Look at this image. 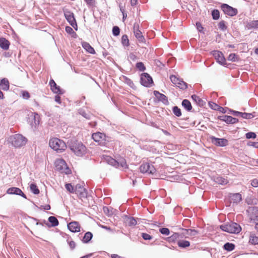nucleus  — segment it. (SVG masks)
Instances as JSON below:
<instances>
[{"label":"nucleus","mask_w":258,"mask_h":258,"mask_svg":"<svg viewBox=\"0 0 258 258\" xmlns=\"http://www.w3.org/2000/svg\"><path fill=\"white\" fill-rule=\"evenodd\" d=\"M49 144L52 149L58 153L63 152L67 148L65 142L56 138L51 139Z\"/></svg>","instance_id":"obj_1"},{"label":"nucleus","mask_w":258,"mask_h":258,"mask_svg":"<svg viewBox=\"0 0 258 258\" xmlns=\"http://www.w3.org/2000/svg\"><path fill=\"white\" fill-rule=\"evenodd\" d=\"M70 149L78 156H83L86 151V147L81 142L77 141H72L71 142Z\"/></svg>","instance_id":"obj_2"},{"label":"nucleus","mask_w":258,"mask_h":258,"mask_svg":"<svg viewBox=\"0 0 258 258\" xmlns=\"http://www.w3.org/2000/svg\"><path fill=\"white\" fill-rule=\"evenodd\" d=\"M9 141L15 148H19L25 145L27 140L21 134H15L10 137Z\"/></svg>","instance_id":"obj_3"},{"label":"nucleus","mask_w":258,"mask_h":258,"mask_svg":"<svg viewBox=\"0 0 258 258\" xmlns=\"http://www.w3.org/2000/svg\"><path fill=\"white\" fill-rule=\"evenodd\" d=\"M220 228L222 230L230 233H238L241 229L239 224L232 222L222 224Z\"/></svg>","instance_id":"obj_4"},{"label":"nucleus","mask_w":258,"mask_h":258,"mask_svg":"<svg viewBox=\"0 0 258 258\" xmlns=\"http://www.w3.org/2000/svg\"><path fill=\"white\" fill-rule=\"evenodd\" d=\"M93 140L100 146H105L109 142V138L106 135L100 132L93 133L92 135Z\"/></svg>","instance_id":"obj_5"},{"label":"nucleus","mask_w":258,"mask_h":258,"mask_svg":"<svg viewBox=\"0 0 258 258\" xmlns=\"http://www.w3.org/2000/svg\"><path fill=\"white\" fill-rule=\"evenodd\" d=\"M55 166L56 170L61 172H64L66 174L70 173V169L67 167L65 161L62 159H58L55 161Z\"/></svg>","instance_id":"obj_6"},{"label":"nucleus","mask_w":258,"mask_h":258,"mask_svg":"<svg viewBox=\"0 0 258 258\" xmlns=\"http://www.w3.org/2000/svg\"><path fill=\"white\" fill-rule=\"evenodd\" d=\"M140 170L142 173L147 174H153L156 171L154 166L149 163H143L140 167Z\"/></svg>","instance_id":"obj_7"},{"label":"nucleus","mask_w":258,"mask_h":258,"mask_svg":"<svg viewBox=\"0 0 258 258\" xmlns=\"http://www.w3.org/2000/svg\"><path fill=\"white\" fill-rule=\"evenodd\" d=\"M140 83L146 87H150L153 83L152 77L148 73H143L141 76Z\"/></svg>","instance_id":"obj_8"},{"label":"nucleus","mask_w":258,"mask_h":258,"mask_svg":"<svg viewBox=\"0 0 258 258\" xmlns=\"http://www.w3.org/2000/svg\"><path fill=\"white\" fill-rule=\"evenodd\" d=\"M229 111L231 112L234 116H240L244 119H251L257 116L256 113L255 112H253L252 113H246L235 111L231 109H230Z\"/></svg>","instance_id":"obj_9"},{"label":"nucleus","mask_w":258,"mask_h":258,"mask_svg":"<svg viewBox=\"0 0 258 258\" xmlns=\"http://www.w3.org/2000/svg\"><path fill=\"white\" fill-rule=\"evenodd\" d=\"M221 7L225 14H226L231 17L236 15L238 13L237 10L236 9L226 4H222Z\"/></svg>","instance_id":"obj_10"},{"label":"nucleus","mask_w":258,"mask_h":258,"mask_svg":"<svg viewBox=\"0 0 258 258\" xmlns=\"http://www.w3.org/2000/svg\"><path fill=\"white\" fill-rule=\"evenodd\" d=\"M133 29L134 35L136 38L138 40V41L141 43L145 42V39L143 35H142V32L139 29V23L138 22L135 23Z\"/></svg>","instance_id":"obj_11"},{"label":"nucleus","mask_w":258,"mask_h":258,"mask_svg":"<svg viewBox=\"0 0 258 258\" xmlns=\"http://www.w3.org/2000/svg\"><path fill=\"white\" fill-rule=\"evenodd\" d=\"M213 55L218 63L223 66H225L226 64V59L221 52L218 50L213 51Z\"/></svg>","instance_id":"obj_12"},{"label":"nucleus","mask_w":258,"mask_h":258,"mask_svg":"<svg viewBox=\"0 0 258 258\" xmlns=\"http://www.w3.org/2000/svg\"><path fill=\"white\" fill-rule=\"evenodd\" d=\"M7 193L9 195H16L20 196L24 199H27L26 195L23 193L22 190L18 187H10L7 189Z\"/></svg>","instance_id":"obj_13"},{"label":"nucleus","mask_w":258,"mask_h":258,"mask_svg":"<svg viewBox=\"0 0 258 258\" xmlns=\"http://www.w3.org/2000/svg\"><path fill=\"white\" fill-rule=\"evenodd\" d=\"M64 15L67 21L72 26H76V21L72 12L69 11H64Z\"/></svg>","instance_id":"obj_14"},{"label":"nucleus","mask_w":258,"mask_h":258,"mask_svg":"<svg viewBox=\"0 0 258 258\" xmlns=\"http://www.w3.org/2000/svg\"><path fill=\"white\" fill-rule=\"evenodd\" d=\"M212 142L216 146L224 147L228 144V141L224 138H217L215 137H211Z\"/></svg>","instance_id":"obj_15"},{"label":"nucleus","mask_w":258,"mask_h":258,"mask_svg":"<svg viewBox=\"0 0 258 258\" xmlns=\"http://www.w3.org/2000/svg\"><path fill=\"white\" fill-rule=\"evenodd\" d=\"M68 228L72 232H78L80 231V226L78 222L73 221L68 224Z\"/></svg>","instance_id":"obj_16"},{"label":"nucleus","mask_w":258,"mask_h":258,"mask_svg":"<svg viewBox=\"0 0 258 258\" xmlns=\"http://www.w3.org/2000/svg\"><path fill=\"white\" fill-rule=\"evenodd\" d=\"M153 94L159 101L162 102L165 105H168L169 104L168 98L165 95L160 93L158 91H154Z\"/></svg>","instance_id":"obj_17"},{"label":"nucleus","mask_w":258,"mask_h":258,"mask_svg":"<svg viewBox=\"0 0 258 258\" xmlns=\"http://www.w3.org/2000/svg\"><path fill=\"white\" fill-rule=\"evenodd\" d=\"M79 114L82 115L85 118L87 119H91L92 116V114L90 113L89 111L86 110L83 108H81L78 110Z\"/></svg>","instance_id":"obj_18"},{"label":"nucleus","mask_w":258,"mask_h":258,"mask_svg":"<svg viewBox=\"0 0 258 258\" xmlns=\"http://www.w3.org/2000/svg\"><path fill=\"white\" fill-rule=\"evenodd\" d=\"M0 87L4 91H8L9 89V82L7 79L3 78L1 80Z\"/></svg>","instance_id":"obj_19"},{"label":"nucleus","mask_w":258,"mask_h":258,"mask_svg":"<svg viewBox=\"0 0 258 258\" xmlns=\"http://www.w3.org/2000/svg\"><path fill=\"white\" fill-rule=\"evenodd\" d=\"M82 45L83 48L88 52L93 54L95 53L94 49L88 42H83Z\"/></svg>","instance_id":"obj_20"},{"label":"nucleus","mask_w":258,"mask_h":258,"mask_svg":"<svg viewBox=\"0 0 258 258\" xmlns=\"http://www.w3.org/2000/svg\"><path fill=\"white\" fill-rule=\"evenodd\" d=\"M213 180L216 183L221 185H225L228 182L227 178L219 176L214 177Z\"/></svg>","instance_id":"obj_21"},{"label":"nucleus","mask_w":258,"mask_h":258,"mask_svg":"<svg viewBox=\"0 0 258 258\" xmlns=\"http://www.w3.org/2000/svg\"><path fill=\"white\" fill-rule=\"evenodd\" d=\"M125 223L128 226L132 227L136 225L137 224V220L133 217H125Z\"/></svg>","instance_id":"obj_22"},{"label":"nucleus","mask_w":258,"mask_h":258,"mask_svg":"<svg viewBox=\"0 0 258 258\" xmlns=\"http://www.w3.org/2000/svg\"><path fill=\"white\" fill-rule=\"evenodd\" d=\"M10 42L4 38H0V47L4 50H8L9 48Z\"/></svg>","instance_id":"obj_23"},{"label":"nucleus","mask_w":258,"mask_h":258,"mask_svg":"<svg viewBox=\"0 0 258 258\" xmlns=\"http://www.w3.org/2000/svg\"><path fill=\"white\" fill-rule=\"evenodd\" d=\"M103 158L104 161L108 164L112 166H115L116 164V160L112 158L109 156H103Z\"/></svg>","instance_id":"obj_24"},{"label":"nucleus","mask_w":258,"mask_h":258,"mask_svg":"<svg viewBox=\"0 0 258 258\" xmlns=\"http://www.w3.org/2000/svg\"><path fill=\"white\" fill-rule=\"evenodd\" d=\"M115 167H121L122 168H126L127 167V164L125 159L123 158H119L116 160V164Z\"/></svg>","instance_id":"obj_25"},{"label":"nucleus","mask_w":258,"mask_h":258,"mask_svg":"<svg viewBox=\"0 0 258 258\" xmlns=\"http://www.w3.org/2000/svg\"><path fill=\"white\" fill-rule=\"evenodd\" d=\"M177 244L181 248H186L190 246V242L185 240H179L177 241Z\"/></svg>","instance_id":"obj_26"},{"label":"nucleus","mask_w":258,"mask_h":258,"mask_svg":"<svg viewBox=\"0 0 258 258\" xmlns=\"http://www.w3.org/2000/svg\"><path fill=\"white\" fill-rule=\"evenodd\" d=\"M182 106L184 107V108L187 111H190L192 109V106L191 103L189 100L187 99H184L182 101Z\"/></svg>","instance_id":"obj_27"},{"label":"nucleus","mask_w":258,"mask_h":258,"mask_svg":"<svg viewBox=\"0 0 258 258\" xmlns=\"http://www.w3.org/2000/svg\"><path fill=\"white\" fill-rule=\"evenodd\" d=\"M181 237L182 235L180 233L174 232L171 236L167 238V240L169 242H173L177 239L181 238Z\"/></svg>","instance_id":"obj_28"},{"label":"nucleus","mask_w":258,"mask_h":258,"mask_svg":"<svg viewBox=\"0 0 258 258\" xmlns=\"http://www.w3.org/2000/svg\"><path fill=\"white\" fill-rule=\"evenodd\" d=\"M92 233L91 232H87L85 234L82 241L84 243H87L92 239Z\"/></svg>","instance_id":"obj_29"},{"label":"nucleus","mask_w":258,"mask_h":258,"mask_svg":"<svg viewBox=\"0 0 258 258\" xmlns=\"http://www.w3.org/2000/svg\"><path fill=\"white\" fill-rule=\"evenodd\" d=\"M249 242L252 244H258V237L254 234L251 233L249 236Z\"/></svg>","instance_id":"obj_30"},{"label":"nucleus","mask_w":258,"mask_h":258,"mask_svg":"<svg viewBox=\"0 0 258 258\" xmlns=\"http://www.w3.org/2000/svg\"><path fill=\"white\" fill-rule=\"evenodd\" d=\"M230 197L234 203H237L241 200V195L239 193L233 194Z\"/></svg>","instance_id":"obj_31"},{"label":"nucleus","mask_w":258,"mask_h":258,"mask_svg":"<svg viewBox=\"0 0 258 258\" xmlns=\"http://www.w3.org/2000/svg\"><path fill=\"white\" fill-rule=\"evenodd\" d=\"M246 28L248 30L257 29V24L256 20H253L247 23L246 25Z\"/></svg>","instance_id":"obj_32"},{"label":"nucleus","mask_w":258,"mask_h":258,"mask_svg":"<svg viewBox=\"0 0 258 258\" xmlns=\"http://www.w3.org/2000/svg\"><path fill=\"white\" fill-rule=\"evenodd\" d=\"M48 221L51 223L52 227H55L59 224L57 218L54 216H50L48 218Z\"/></svg>","instance_id":"obj_33"},{"label":"nucleus","mask_w":258,"mask_h":258,"mask_svg":"<svg viewBox=\"0 0 258 258\" xmlns=\"http://www.w3.org/2000/svg\"><path fill=\"white\" fill-rule=\"evenodd\" d=\"M30 188L31 191L33 193L34 195H38L39 194L40 191L38 188L36 184L34 183H32L30 184Z\"/></svg>","instance_id":"obj_34"},{"label":"nucleus","mask_w":258,"mask_h":258,"mask_svg":"<svg viewBox=\"0 0 258 258\" xmlns=\"http://www.w3.org/2000/svg\"><path fill=\"white\" fill-rule=\"evenodd\" d=\"M51 90L53 93L57 94H62L64 93V91L60 89L59 86H57L56 84L55 86H53L51 87Z\"/></svg>","instance_id":"obj_35"},{"label":"nucleus","mask_w":258,"mask_h":258,"mask_svg":"<svg viewBox=\"0 0 258 258\" xmlns=\"http://www.w3.org/2000/svg\"><path fill=\"white\" fill-rule=\"evenodd\" d=\"M180 229H181L182 231H186V233H188V236H196L198 234V231L194 229H183L180 228Z\"/></svg>","instance_id":"obj_36"},{"label":"nucleus","mask_w":258,"mask_h":258,"mask_svg":"<svg viewBox=\"0 0 258 258\" xmlns=\"http://www.w3.org/2000/svg\"><path fill=\"white\" fill-rule=\"evenodd\" d=\"M235 248V245L232 243L227 242L224 245V248L228 251L233 250Z\"/></svg>","instance_id":"obj_37"},{"label":"nucleus","mask_w":258,"mask_h":258,"mask_svg":"<svg viewBox=\"0 0 258 258\" xmlns=\"http://www.w3.org/2000/svg\"><path fill=\"white\" fill-rule=\"evenodd\" d=\"M121 43L123 46H128L130 45L129 40L126 35H123L121 37Z\"/></svg>","instance_id":"obj_38"},{"label":"nucleus","mask_w":258,"mask_h":258,"mask_svg":"<svg viewBox=\"0 0 258 258\" xmlns=\"http://www.w3.org/2000/svg\"><path fill=\"white\" fill-rule=\"evenodd\" d=\"M176 86L181 89L185 90L187 88V84L183 80L180 79L179 81L177 83Z\"/></svg>","instance_id":"obj_39"},{"label":"nucleus","mask_w":258,"mask_h":258,"mask_svg":"<svg viewBox=\"0 0 258 258\" xmlns=\"http://www.w3.org/2000/svg\"><path fill=\"white\" fill-rule=\"evenodd\" d=\"M65 30L67 33L72 35L73 37L76 38L77 34L74 32L72 27L70 26H66Z\"/></svg>","instance_id":"obj_40"},{"label":"nucleus","mask_w":258,"mask_h":258,"mask_svg":"<svg viewBox=\"0 0 258 258\" xmlns=\"http://www.w3.org/2000/svg\"><path fill=\"white\" fill-rule=\"evenodd\" d=\"M191 98L193 100L196 102L199 105H203L204 102V101L197 95H192L191 96Z\"/></svg>","instance_id":"obj_41"},{"label":"nucleus","mask_w":258,"mask_h":258,"mask_svg":"<svg viewBox=\"0 0 258 258\" xmlns=\"http://www.w3.org/2000/svg\"><path fill=\"white\" fill-rule=\"evenodd\" d=\"M238 122V119H237L236 118H234V117H233L231 116L228 115L226 123H227V124H234V123H237Z\"/></svg>","instance_id":"obj_42"},{"label":"nucleus","mask_w":258,"mask_h":258,"mask_svg":"<svg viewBox=\"0 0 258 258\" xmlns=\"http://www.w3.org/2000/svg\"><path fill=\"white\" fill-rule=\"evenodd\" d=\"M172 111L174 114L177 117H179L182 115L180 109L176 106H175L172 108Z\"/></svg>","instance_id":"obj_43"},{"label":"nucleus","mask_w":258,"mask_h":258,"mask_svg":"<svg viewBox=\"0 0 258 258\" xmlns=\"http://www.w3.org/2000/svg\"><path fill=\"white\" fill-rule=\"evenodd\" d=\"M251 219L254 220H258V209L255 208L252 209Z\"/></svg>","instance_id":"obj_44"},{"label":"nucleus","mask_w":258,"mask_h":258,"mask_svg":"<svg viewBox=\"0 0 258 258\" xmlns=\"http://www.w3.org/2000/svg\"><path fill=\"white\" fill-rule=\"evenodd\" d=\"M212 15L214 20H218L220 17V13L218 10H214L212 12Z\"/></svg>","instance_id":"obj_45"},{"label":"nucleus","mask_w":258,"mask_h":258,"mask_svg":"<svg viewBox=\"0 0 258 258\" xmlns=\"http://www.w3.org/2000/svg\"><path fill=\"white\" fill-rule=\"evenodd\" d=\"M136 68L141 72H143L146 70V67L142 62H137L136 63Z\"/></svg>","instance_id":"obj_46"},{"label":"nucleus","mask_w":258,"mask_h":258,"mask_svg":"<svg viewBox=\"0 0 258 258\" xmlns=\"http://www.w3.org/2000/svg\"><path fill=\"white\" fill-rule=\"evenodd\" d=\"M159 231L161 234H162L163 235H165L167 236L170 234V230L167 228L163 227V228H160Z\"/></svg>","instance_id":"obj_47"},{"label":"nucleus","mask_w":258,"mask_h":258,"mask_svg":"<svg viewBox=\"0 0 258 258\" xmlns=\"http://www.w3.org/2000/svg\"><path fill=\"white\" fill-rule=\"evenodd\" d=\"M120 29L118 26H114L112 28V34L114 36H117L119 35Z\"/></svg>","instance_id":"obj_48"},{"label":"nucleus","mask_w":258,"mask_h":258,"mask_svg":"<svg viewBox=\"0 0 258 258\" xmlns=\"http://www.w3.org/2000/svg\"><path fill=\"white\" fill-rule=\"evenodd\" d=\"M228 60L232 62H235L237 61V55L235 53H230L228 57Z\"/></svg>","instance_id":"obj_49"},{"label":"nucleus","mask_w":258,"mask_h":258,"mask_svg":"<svg viewBox=\"0 0 258 258\" xmlns=\"http://www.w3.org/2000/svg\"><path fill=\"white\" fill-rule=\"evenodd\" d=\"M77 194H79L80 198H87V190L85 189H83V190H78V192Z\"/></svg>","instance_id":"obj_50"},{"label":"nucleus","mask_w":258,"mask_h":258,"mask_svg":"<svg viewBox=\"0 0 258 258\" xmlns=\"http://www.w3.org/2000/svg\"><path fill=\"white\" fill-rule=\"evenodd\" d=\"M170 80L171 81V82L175 84L176 86V85L177 84V83L180 80V79H179L178 78L176 77L174 75H171L170 77Z\"/></svg>","instance_id":"obj_51"},{"label":"nucleus","mask_w":258,"mask_h":258,"mask_svg":"<svg viewBox=\"0 0 258 258\" xmlns=\"http://www.w3.org/2000/svg\"><path fill=\"white\" fill-rule=\"evenodd\" d=\"M170 80L171 81V82L175 84L176 86V85L177 84V83L180 80V79H179L178 78L176 77L174 75H171L170 77Z\"/></svg>","instance_id":"obj_52"},{"label":"nucleus","mask_w":258,"mask_h":258,"mask_svg":"<svg viewBox=\"0 0 258 258\" xmlns=\"http://www.w3.org/2000/svg\"><path fill=\"white\" fill-rule=\"evenodd\" d=\"M65 187L67 190H68L71 193H73L75 191V188L71 183L66 184Z\"/></svg>","instance_id":"obj_53"},{"label":"nucleus","mask_w":258,"mask_h":258,"mask_svg":"<svg viewBox=\"0 0 258 258\" xmlns=\"http://www.w3.org/2000/svg\"><path fill=\"white\" fill-rule=\"evenodd\" d=\"M256 137V134L253 132H248L245 134V137L247 139H255Z\"/></svg>","instance_id":"obj_54"},{"label":"nucleus","mask_w":258,"mask_h":258,"mask_svg":"<svg viewBox=\"0 0 258 258\" xmlns=\"http://www.w3.org/2000/svg\"><path fill=\"white\" fill-rule=\"evenodd\" d=\"M218 28L222 31L225 30L227 29V27L225 25V22L223 21L220 22L218 24Z\"/></svg>","instance_id":"obj_55"},{"label":"nucleus","mask_w":258,"mask_h":258,"mask_svg":"<svg viewBox=\"0 0 258 258\" xmlns=\"http://www.w3.org/2000/svg\"><path fill=\"white\" fill-rule=\"evenodd\" d=\"M67 242L70 247V248L73 250L76 247V243L73 240H70L68 238L67 240Z\"/></svg>","instance_id":"obj_56"},{"label":"nucleus","mask_w":258,"mask_h":258,"mask_svg":"<svg viewBox=\"0 0 258 258\" xmlns=\"http://www.w3.org/2000/svg\"><path fill=\"white\" fill-rule=\"evenodd\" d=\"M21 96L24 99H28L30 98V94L28 92L26 91H23L21 92Z\"/></svg>","instance_id":"obj_57"},{"label":"nucleus","mask_w":258,"mask_h":258,"mask_svg":"<svg viewBox=\"0 0 258 258\" xmlns=\"http://www.w3.org/2000/svg\"><path fill=\"white\" fill-rule=\"evenodd\" d=\"M142 237L144 240H151L153 238L151 235L146 233H142Z\"/></svg>","instance_id":"obj_58"},{"label":"nucleus","mask_w":258,"mask_h":258,"mask_svg":"<svg viewBox=\"0 0 258 258\" xmlns=\"http://www.w3.org/2000/svg\"><path fill=\"white\" fill-rule=\"evenodd\" d=\"M209 104L210 107L212 109L215 110H218L219 106L217 104H216L213 102H209Z\"/></svg>","instance_id":"obj_59"},{"label":"nucleus","mask_w":258,"mask_h":258,"mask_svg":"<svg viewBox=\"0 0 258 258\" xmlns=\"http://www.w3.org/2000/svg\"><path fill=\"white\" fill-rule=\"evenodd\" d=\"M124 78H125V80L126 83L128 86H130V87H132L134 85L133 82L131 79L127 78L126 77H125Z\"/></svg>","instance_id":"obj_60"},{"label":"nucleus","mask_w":258,"mask_h":258,"mask_svg":"<svg viewBox=\"0 0 258 258\" xmlns=\"http://www.w3.org/2000/svg\"><path fill=\"white\" fill-rule=\"evenodd\" d=\"M247 145L249 146L253 147L255 148L258 149V142H249L247 143Z\"/></svg>","instance_id":"obj_61"},{"label":"nucleus","mask_w":258,"mask_h":258,"mask_svg":"<svg viewBox=\"0 0 258 258\" xmlns=\"http://www.w3.org/2000/svg\"><path fill=\"white\" fill-rule=\"evenodd\" d=\"M83 189H85L81 184H78L76 185L75 191L77 192H78V190H83Z\"/></svg>","instance_id":"obj_62"},{"label":"nucleus","mask_w":258,"mask_h":258,"mask_svg":"<svg viewBox=\"0 0 258 258\" xmlns=\"http://www.w3.org/2000/svg\"><path fill=\"white\" fill-rule=\"evenodd\" d=\"M251 185L254 187H258V180L256 179H253L251 181Z\"/></svg>","instance_id":"obj_63"},{"label":"nucleus","mask_w":258,"mask_h":258,"mask_svg":"<svg viewBox=\"0 0 258 258\" xmlns=\"http://www.w3.org/2000/svg\"><path fill=\"white\" fill-rule=\"evenodd\" d=\"M128 58L130 60H131L133 61H136V59H137V56L135 54H134V53H131L129 55Z\"/></svg>","instance_id":"obj_64"}]
</instances>
